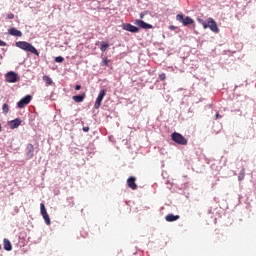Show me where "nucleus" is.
I'll list each match as a JSON object with an SVG mask.
<instances>
[{
	"mask_svg": "<svg viewBox=\"0 0 256 256\" xmlns=\"http://www.w3.org/2000/svg\"><path fill=\"white\" fill-rule=\"evenodd\" d=\"M105 95H107V90H105V89L100 90L99 95L96 98V101L94 104L95 109H99V107H101V103H102L103 99L105 98Z\"/></svg>",
	"mask_w": 256,
	"mask_h": 256,
	"instance_id": "obj_7",
	"label": "nucleus"
},
{
	"mask_svg": "<svg viewBox=\"0 0 256 256\" xmlns=\"http://www.w3.org/2000/svg\"><path fill=\"white\" fill-rule=\"evenodd\" d=\"M135 181H137V179L133 176L127 179V186L129 187V189H132V191L137 190V183H135Z\"/></svg>",
	"mask_w": 256,
	"mask_h": 256,
	"instance_id": "obj_12",
	"label": "nucleus"
},
{
	"mask_svg": "<svg viewBox=\"0 0 256 256\" xmlns=\"http://www.w3.org/2000/svg\"><path fill=\"white\" fill-rule=\"evenodd\" d=\"M170 31H175V26H169Z\"/></svg>",
	"mask_w": 256,
	"mask_h": 256,
	"instance_id": "obj_31",
	"label": "nucleus"
},
{
	"mask_svg": "<svg viewBox=\"0 0 256 256\" xmlns=\"http://www.w3.org/2000/svg\"><path fill=\"white\" fill-rule=\"evenodd\" d=\"M159 79L160 81H165V79H167V76L165 75V73L159 74Z\"/></svg>",
	"mask_w": 256,
	"mask_h": 256,
	"instance_id": "obj_26",
	"label": "nucleus"
},
{
	"mask_svg": "<svg viewBox=\"0 0 256 256\" xmlns=\"http://www.w3.org/2000/svg\"><path fill=\"white\" fill-rule=\"evenodd\" d=\"M75 91H81V85H76L75 86Z\"/></svg>",
	"mask_w": 256,
	"mask_h": 256,
	"instance_id": "obj_29",
	"label": "nucleus"
},
{
	"mask_svg": "<svg viewBox=\"0 0 256 256\" xmlns=\"http://www.w3.org/2000/svg\"><path fill=\"white\" fill-rule=\"evenodd\" d=\"M198 23L203 26V29H207V23L201 18H197Z\"/></svg>",
	"mask_w": 256,
	"mask_h": 256,
	"instance_id": "obj_20",
	"label": "nucleus"
},
{
	"mask_svg": "<svg viewBox=\"0 0 256 256\" xmlns=\"http://www.w3.org/2000/svg\"><path fill=\"white\" fill-rule=\"evenodd\" d=\"M221 115L219 113L216 114V119H221Z\"/></svg>",
	"mask_w": 256,
	"mask_h": 256,
	"instance_id": "obj_32",
	"label": "nucleus"
},
{
	"mask_svg": "<svg viewBox=\"0 0 256 256\" xmlns=\"http://www.w3.org/2000/svg\"><path fill=\"white\" fill-rule=\"evenodd\" d=\"M9 35H12V37H23V33L20 30H17L16 28H10L8 30Z\"/></svg>",
	"mask_w": 256,
	"mask_h": 256,
	"instance_id": "obj_14",
	"label": "nucleus"
},
{
	"mask_svg": "<svg viewBox=\"0 0 256 256\" xmlns=\"http://www.w3.org/2000/svg\"><path fill=\"white\" fill-rule=\"evenodd\" d=\"M31 99H33L31 95H26L17 103V107L19 109H23L26 105H29V103H31Z\"/></svg>",
	"mask_w": 256,
	"mask_h": 256,
	"instance_id": "obj_9",
	"label": "nucleus"
},
{
	"mask_svg": "<svg viewBox=\"0 0 256 256\" xmlns=\"http://www.w3.org/2000/svg\"><path fill=\"white\" fill-rule=\"evenodd\" d=\"M102 65H103V67H109V59L103 58Z\"/></svg>",
	"mask_w": 256,
	"mask_h": 256,
	"instance_id": "obj_24",
	"label": "nucleus"
},
{
	"mask_svg": "<svg viewBox=\"0 0 256 256\" xmlns=\"http://www.w3.org/2000/svg\"><path fill=\"white\" fill-rule=\"evenodd\" d=\"M107 49H109V43H107V42H100V50L101 51H107Z\"/></svg>",
	"mask_w": 256,
	"mask_h": 256,
	"instance_id": "obj_18",
	"label": "nucleus"
},
{
	"mask_svg": "<svg viewBox=\"0 0 256 256\" xmlns=\"http://www.w3.org/2000/svg\"><path fill=\"white\" fill-rule=\"evenodd\" d=\"M3 243L5 251H11L13 249V246L11 245V241H9V239L4 238Z\"/></svg>",
	"mask_w": 256,
	"mask_h": 256,
	"instance_id": "obj_17",
	"label": "nucleus"
},
{
	"mask_svg": "<svg viewBox=\"0 0 256 256\" xmlns=\"http://www.w3.org/2000/svg\"><path fill=\"white\" fill-rule=\"evenodd\" d=\"M2 110H3V113L5 115H7V113H9V105L8 104H3Z\"/></svg>",
	"mask_w": 256,
	"mask_h": 256,
	"instance_id": "obj_21",
	"label": "nucleus"
},
{
	"mask_svg": "<svg viewBox=\"0 0 256 256\" xmlns=\"http://www.w3.org/2000/svg\"><path fill=\"white\" fill-rule=\"evenodd\" d=\"M178 219H180V216L174 214H168L165 217V220L168 221V223H173V221H177Z\"/></svg>",
	"mask_w": 256,
	"mask_h": 256,
	"instance_id": "obj_16",
	"label": "nucleus"
},
{
	"mask_svg": "<svg viewBox=\"0 0 256 256\" xmlns=\"http://www.w3.org/2000/svg\"><path fill=\"white\" fill-rule=\"evenodd\" d=\"M6 19L10 20V19H15V14L13 13H9L6 15Z\"/></svg>",
	"mask_w": 256,
	"mask_h": 256,
	"instance_id": "obj_25",
	"label": "nucleus"
},
{
	"mask_svg": "<svg viewBox=\"0 0 256 256\" xmlns=\"http://www.w3.org/2000/svg\"><path fill=\"white\" fill-rule=\"evenodd\" d=\"M149 12L148 11H144L142 13H140L139 17L140 19H144L145 15H147Z\"/></svg>",
	"mask_w": 256,
	"mask_h": 256,
	"instance_id": "obj_27",
	"label": "nucleus"
},
{
	"mask_svg": "<svg viewBox=\"0 0 256 256\" xmlns=\"http://www.w3.org/2000/svg\"><path fill=\"white\" fill-rule=\"evenodd\" d=\"M171 139L172 141H174V143H177V145H187V143H189L187 138H185L183 135H181L178 132L172 133Z\"/></svg>",
	"mask_w": 256,
	"mask_h": 256,
	"instance_id": "obj_2",
	"label": "nucleus"
},
{
	"mask_svg": "<svg viewBox=\"0 0 256 256\" xmlns=\"http://www.w3.org/2000/svg\"><path fill=\"white\" fill-rule=\"evenodd\" d=\"M134 24L140 27V29H153V25L147 24V22L143 20L136 19Z\"/></svg>",
	"mask_w": 256,
	"mask_h": 256,
	"instance_id": "obj_11",
	"label": "nucleus"
},
{
	"mask_svg": "<svg viewBox=\"0 0 256 256\" xmlns=\"http://www.w3.org/2000/svg\"><path fill=\"white\" fill-rule=\"evenodd\" d=\"M63 61H65V58H63V56H58L55 58L56 63H63Z\"/></svg>",
	"mask_w": 256,
	"mask_h": 256,
	"instance_id": "obj_23",
	"label": "nucleus"
},
{
	"mask_svg": "<svg viewBox=\"0 0 256 256\" xmlns=\"http://www.w3.org/2000/svg\"><path fill=\"white\" fill-rule=\"evenodd\" d=\"M5 79L7 83H17L20 78H19V74L11 71L5 75Z\"/></svg>",
	"mask_w": 256,
	"mask_h": 256,
	"instance_id": "obj_4",
	"label": "nucleus"
},
{
	"mask_svg": "<svg viewBox=\"0 0 256 256\" xmlns=\"http://www.w3.org/2000/svg\"><path fill=\"white\" fill-rule=\"evenodd\" d=\"M0 249H1V245H0Z\"/></svg>",
	"mask_w": 256,
	"mask_h": 256,
	"instance_id": "obj_34",
	"label": "nucleus"
},
{
	"mask_svg": "<svg viewBox=\"0 0 256 256\" xmlns=\"http://www.w3.org/2000/svg\"><path fill=\"white\" fill-rule=\"evenodd\" d=\"M0 47H7V42L0 39Z\"/></svg>",
	"mask_w": 256,
	"mask_h": 256,
	"instance_id": "obj_28",
	"label": "nucleus"
},
{
	"mask_svg": "<svg viewBox=\"0 0 256 256\" xmlns=\"http://www.w3.org/2000/svg\"><path fill=\"white\" fill-rule=\"evenodd\" d=\"M43 81H44L47 85H53V80H52L51 77H49V76H43Z\"/></svg>",
	"mask_w": 256,
	"mask_h": 256,
	"instance_id": "obj_19",
	"label": "nucleus"
},
{
	"mask_svg": "<svg viewBox=\"0 0 256 256\" xmlns=\"http://www.w3.org/2000/svg\"><path fill=\"white\" fill-rule=\"evenodd\" d=\"M85 97H87V95L82 93L80 95L73 96L72 99L74 103H83L85 101Z\"/></svg>",
	"mask_w": 256,
	"mask_h": 256,
	"instance_id": "obj_13",
	"label": "nucleus"
},
{
	"mask_svg": "<svg viewBox=\"0 0 256 256\" xmlns=\"http://www.w3.org/2000/svg\"><path fill=\"white\" fill-rule=\"evenodd\" d=\"M21 125V119L16 118L9 122L10 129H17Z\"/></svg>",
	"mask_w": 256,
	"mask_h": 256,
	"instance_id": "obj_15",
	"label": "nucleus"
},
{
	"mask_svg": "<svg viewBox=\"0 0 256 256\" xmlns=\"http://www.w3.org/2000/svg\"><path fill=\"white\" fill-rule=\"evenodd\" d=\"M122 29L124 31H129V33H139V27L133 26L132 24H129V23H124L122 25Z\"/></svg>",
	"mask_w": 256,
	"mask_h": 256,
	"instance_id": "obj_10",
	"label": "nucleus"
},
{
	"mask_svg": "<svg viewBox=\"0 0 256 256\" xmlns=\"http://www.w3.org/2000/svg\"><path fill=\"white\" fill-rule=\"evenodd\" d=\"M238 179H239L240 181H243V179H245V170H242V171L239 173Z\"/></svg>",
	"mask_w": 256,
	"mask_h": 256,
	"instance_id": "obj_22",
	"label": "nucleus"
},
{
	"mask_svg": "<svg viewBox=\"0 0 256 256\" xmlns=\"http://www.w3.org/2000/svg\"><path fill=\"white\" fill-rule=\"evenodd\" d=\"M1 131H2V127H1V124H0V133H1Z\"/></svg>",
	"mask_w": 256,
	"mask_h": 256,
	"instance_id": "obj_33",
	"label": "nucleus"
},
{
	"mask_svg": "<svg viewBox=\"0 0 256 256\" xmlns=\"http://www.w3.org/2000/svg\"><path fill=\"white\" fill-rule=\"evenodd\" d=\"M84 133H87L89 131V127H83Z\"/></svg>",
	"mask_w": 256,
	"mask_h": 256,
	"instance_id": "obj_30",
	"label": "nucleus"
},
{
	"mask_svg": "<svg viewBox=\"0 0 256 256\" xmlns=\"http://www.w3.org/2000/svg\"><path fill=\"white\" fill-rule=\"evenodd\" d=\"M40 213L46 223V225H51V218H49V214L47 213V208H45V204H40Z\"/></svg>",
	"mask_w": 256,
	"mask_h": 256,
	"instance_id": "obj_6",
	"label": "nucleus"
},
{
	"mask_svg": "<svg viewBox=\"0 0 256 256\" xmlns=\"http://www.w3.org/2000/svg\"><path fill=\"white\" fill-rule=\"evenodd\" d=\"M207 29H210L213 33H219V26L213 18H208L206 23Z\"/></svg>",
	"mask_w": 256,
	"mask_h": 256,
	"instance_id": "obj_5",
	"label": "nucleus"
},
{
	"mask_svg": "<svg viewBox=\"0 0 256 256\" xmlns=\"http://www.w3.org/2000/svg\"><path fill=\"white\" fill-rule=\"evenodd\" d=\"M26 159H33V157H35V146H33V144H27L26 146Z\"/></svg>",
	"mask_w": 256,
	"mask_h": 256,
	"instance_id": "obj_8",
	"label": "nucleus"
},
{
	"mask_svg": "<svg viewBox=\"0 0 256 256\" xmlns=\"http://www.w3.org/2000/svg\"><path fill=\"white\" fill-rule=\"evenodd\" d=\"M15 45L16 47H18V49H22V51H28L29 53H32L33 55L39 57V51L37 50V48H35V46H33V44L27 41H18Z\"/></svg>",
	"mask_w": 256,
	"mask_h": 256,
	"instance_id": "obj_1",
	"label": "nucleus"
},
{
	"mask_svg": "<svg viewBox=\"0 0 256 256\" xmlns=\"http://www.w3.org/2000/svg\"><path fill=\"white\" fill-rule=\"evenodd\" d=\"M176 21H179V23H182L184 27H187V25H193L195 21L189 17V16H183L182 14H178L176 16Z\"/></svg>",
	"mask_w": 256,
	"mask_h": 256,
	"instance_id": "obj_3",
	"label": "nucleus"
}]
</instances>
